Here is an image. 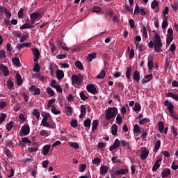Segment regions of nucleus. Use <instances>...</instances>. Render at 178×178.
Returning <instances> with one entry per match:
<instances>
[{"label": "nucleus", "instance_id": "nucleus-49", "mask_svg": "<svg viewBox=\"0 0 178 178\" xmlns=\"http://www.w3.org/2000/svg\"><path fill=\"white\" fill-rule=\"evenodd\" d=\"M130 73H131V67H127V72H126V77L128 79V80H130Z\"/></svg>", "mask_w": 178, "mask_h": 178}, {"label": "nucleus", "instance_id": "nucleus-26", "mask_svg": "<svg viewBox=\"0 0 178 178\" xmlns=\"http://www.w3.org/2000/svg\"><path fill=\"white\" fill-rule=\"evenodd\" d=\"M13 63H14L15 66H17V67H20V60H19L17 57L13 58Z\"/></svg>", "mask_w": 178, "mask_h": 178}, {"label": "nucleus", "instance_id": "nucleus-16", "mask_svg": "<svg viewBox=\"0 0 178 178\" xmlns=\"http://www.w3.org/2000/svg\"><path fill=\"white\" fill-rule=\"evenodd\" d=\"M133 80L138 83L140 81V72L138 71H135L134 72Z\"/></svg>", "mask_w": 178, "mask_h": 178}, {"label": "nucleus", "instance_id": "nucleus-23", "mask_svg": "<svg viewBox=\"0 0 178 178\" xmlns=\"http://www.w3.org/2000/svg\"><path fill=\"white\" fill-rule=\"evenodd\" d=\"M133 111L134 112H140V111H141V105L140 104V103H135Z\"/></svg>", "mask_w": 178, "mask_h": 178}, {"label": "nucleus", "instance_id": "nucleus-30", "mask_svg": "<svg viewBox=\"0 0 178 178\" xmlns=\"http://www.w3.org/2000/svg\"><path fill=\"white\" fill-rule=\"evenodd\" d=\"M98 124H99L98 120H93L92 125V131H95V130H97V127H98Z\"/></svg>", "mask_w": 178, "mask_h": 178}, {"label": "nucleus", "instance_id": "nucleus-63", "mask_svg": "<svg viewBox=\"0 0 178 178\" xmlns=\"http://www.w3.org/2000/svg\"><path fill=\"white\" fill-rule=\"evenodd\" d=\"M171 6L173 8V10H177V6H178L177 2L174 1L172 3H171Z\"/></svg>", "mask_w": 178, "mask_h": 178}, {"label": "nucleus", "instance_id": "nucleus-28", "mask_svg": "<svg viewBox=\"0 0 178 178\" xmlns=\"http://www.w3.org/2000/svg\"><path fill=\"white\" fill-rule=\"evenodd\" d=\"M17 83L18 86H22L23 84V80H22V76L19 74H16Z\"/></svg>", "mask_w": 178, "mask_h": 178}, {"label": "nucleus", "instance_id": "nucleus-21", "mask_svg": "<svg viewBox=\"0 0 178 178\" xmlns=\"http://www.w3.org/2000/svg\"><path fill=\"white\" fill-rule=\"evenodd\" d=\"M108 173V166L102 165L100 167V175H106Z\"/></svg>", "mask_w": 178, "mask_h": 178}, {"label": "nucleus", "instance_id": "nucleus-3", "mask_svg": "<svg viewBox=\"0 0 178 178\" xmlns=\"http://www.w3.org/2000/svg\"><path fill=\"white\" fill-rule=\"evenodd\" d=\"M164 106H167V109H168L170 113H173V110L175 109V105L169 102V100H165L163 102Z\"/></svg>", "mask_w": 178, "mask_h": 178}, {"label": "nucleus", "instance_id": "nucleus-11", "mask_svg": "<svg viewBox=\"0 0 178 178\" xmlns=\"http://www.w3.org/2000/svg\"><path fill=\"white\" fill-rule=\"evenodd\" d=\"M87 108H86V106L84 104L81 105V114L79 115V119H83L86 116L87 113Z\"/></svg>", "mask_w": 178, "mask_h": 178}, {"label": "nucleus", "instance_id": "nucleus-40", "mask_svg": "<svg viewBox=\"0 0 178 178\" xmlns=\"http://www.w3.org/2000/svg\"><path fill=\"white\" fill-rule=\"evenodd\" d=\"M47 91L50 97H54V95H55V91H54V90H52V88L48 87L47 88Z\"/></svg>", "mask_w": 178, "mask_h": 178}, {"label": "nucleus", "instance_id": "nucleus-54", "mask_svg": "<svg viewBox=\"0 0 178 178\" xmlns=\"http://www.w3.org/2000/svg\"><path fill=\"white\" fill-rule=\"evenodd\" d=\"M163 18H166V15H169V7H165L164 10L163 11Z\"/></svg>", "mask_w": 178, "mask_h": 178}, {"label": "nucleus", "instance_id": "nucleus-60", "mask_svg": "<svg viewBox=\"0 0 178 178\" xmlns=\"http://www.w3.org/2000/svg\"><path fill=\"white\" fill-rule=\"evenodd\" d=\"M13 35L17 37V38H22V33L16 31L13 32Z\"/></svg>", "mask_w": 178, "mask_h": 178}, {"label": "nucleus", "instance_id": "nucleus-29", "mask_svg": "<svg viewBox=\"0 0 178 178\" xmlns=\"http://www.w3.org/2000/svg\"><path fill=\"white\" fill-rule=\"evenodd\" d=\"M106 74L105 70H102L101 72L97 76V79H104Z\"/></svg>", "mask_w": 178, "mask_h": 178}, {"label": "nucleus", "instance_id": "nucleus-50", "mask_svg": "<svg viewBox=\"0 0 178 178\" xmlns=\"http://www.w3.org/2000/svg\"><path fill=\"white\" fill-rule=\"evenodd\" d=\"M6 147H8V148H12V147H13V141L10 140H6Z\"/></svg>", "mask_w": 178, "mask_h": 178}, {"label": "nucleus", "instance_id": "nucleus-34", "mask_svg": "<svg viewBox=\"0 0 178 178\" xmlns=\"http://www.w3.org/2000/svg\"><path fill=\"white\" fill-rule=\"evenodd\" d=\"M134 132L136 134L141 133V128L138 124H136L134 127Z\"/></svg>", "mask_w": 178, "mask_h": 178}, {"label": "nucleus", "instance_id": "nucleus-46", "mask_svg": "<svg viewBox=\"0 0 178 178\" xmlns=\"http://www.w3.org/2000/svg\"><path fill=\"white\" fill-rule=\"evenodd\" d=\"M172 41H173V36L167 35V38H166L167 45H170Z\"/></svg>", "mask_w": 178, "mask_h": 178}, {"label": "nucleus", "instance_id": "nucleus-15", "mask_svg": "<svg viewBox=\"0 0 178 178\" xmlns=\"http://www.w3.org/2000/svg\"><path fill=\"white\" fill-rule=\"evenodd\" d=\"M170 176V169H166L162 171L161 177L165 178Z\"/></svg>", "mask_w": 178, "mask_h": 178}, {"label": "nucleus", "instance_id": "nucleus-13", "mask_svg": "<svg viewBox=\"0 0 178 178\" xmlns=\"http://www.w3.org/2000/svg\"><path fill=\"white\" fill-rule=\"evenodd\" d=\"M165 97H166L167 98H172L173 99H175V101H178V95L173 94L172 92H167L165 94Z\"/></svg>", "mask_w": 178, "mask_h": 178}, {"label": "nucleus", "instance_id": "nucleus-38", "mask_svg": "<svg viewBox=\"0 0 178 178\" xmlns=\"http://www.w3.org/2000/svg\"><path fill=\"white\" fill-rule=\"evenodd\" d=\"M52 113H54V115H59V113H60V111H58L56 109V107H55V106L52 105L51 106V109Z\"/></svg>", "mask_w": 178, "mask_h": 178}, {"label": "nucleus", "instance_id": "nucleus-5", "mask_svg": "<svg viewBox=\"0 0 178 178\" xmlns=\"http://www.w3.org/2000/svg\"><path fill=\"white\" fill-rule=\"evenodd\" d=\"M148 155H149V150L147 149V148L142 149L140 155L141 161H145L148 158Z\"/></svg>", "mask_w": 178, "mask_h": 178}, {"label": "nucleus", "instance_id": "nucleus-64", "mask_svg": "<svg viewBox=\"0 0 178 178\" xmlns=\"http://www.w3.org/2000/svg\"><path fill=\"white\" fill-rule=\"evenodd\" d=\"M76 126H77V120H72L71 121V127L76 128Z\"/></svg>", "mask_w": 178, "mask_h": 178}, {"label": "nucleus", "instance_id": "nucleus-32", "mask_svg": "<svg viewBox=\"0 0 178 178\" xmlns=\"http://www.w3.org/2000/svg\"><path fill=\"white\" fill-rule=\"evenodd\" d=\"M7 87H8L10 90H13V87H15V83H13V81H12V80L9 79L7 81Z\"/></svg>", "mask_w": 178, "mask_h": 178}, {"label": "nucleus", "instance_id": "nucleus-6", "mask_svg": "<svg viewBox=\"0 0 178 178\" xmlns=\"http://www.w3.org/2000/svg\"><path fill=\"white\" fill-rule=\"evenodd\" d=\"M128 173H129L128 169L122 168L114 172L113 175H115V176H122V175H127Z\"/></svg>", "mask_w": 178, "mask_h": 178}, {"label": "nucleus", "instance_id": "nucleus-10", "mask_svg": "<svg viewBox=\"0 0 178 178\" xmlns=\"http://www.w3.org/2000/svg\"><path fill=\"white\" fill-rule=\"evenodd\" d=\"M21 130L24 136H27V134L30 133V126L28 124H24L22 127Z\"/></svg>", "mask_w": 178, "mask_h": 178}, {"label": "nucleus", "instance_id": "nucleus-39", "mask_svg": "<svg viewBox=\"0 0 178 178\" xmlns=\"http://www.w3.org/2000/svg\"><path fill=\"white\" fill-rule=\"evenodd\" d=\"M13 129V122L10 121L6 124V129L8 131H10Z\"/></svg>", "mask_w": 178, "mask_h": 178}, {"label": "nucleus", "instance_id": "nucleus-41", "mask_svg": "<svg viewBox=\"0 0 178 178\" xmlns=\"http://www.w3.org/2000/svg\"><path fill=\"white\" fill-rule=\"evenodd\" d=\"M95 58H97V54L92 53V54L88 55V60L91 62V60H92V59H95Z\"/></svg>", "mask_w": 178, "mask_h": 178}, {"label": "nucleus", "instance_id": "nucleus-57", "mask_svg": "<svg viewBox=\"0 0 178 178\" xmlns=\"http://www.w3.org/2000/svg\"><path fill=\"white\" fill-rule=\"evenodd\" d=\"M5 119H6V114L2 113L0 117V124H2L5 122Z\"/></svg>", "mask_w": 178, "mask_h": 178}, {"label": "nucleus", "instance_id": "nucleus-55", "mask_svg": "<svg viewBox=\"0 0 178 178\" xmlns=\"http://www.w3.org/2000/svg\"><path fill=\"white\" fill-rule=\"evenodd\" d=\"M149 119L143 118L139 121V124H145V123H149Z\"/></svg>", "mask_w": 178, "mask_h": 178}, {"label": "nucleus", "instance_id": "nucleus-44", "mask_svg": "<svg viewBox=\"0 0 178 178\" xmlns=\"http://www.w3.org/2000/svg\"><path fill=\"white\" fill-rule=\"evenodd\" d=\"M24 9L23 8H20V10L18 11V17L19 19H22V17H24Z\"/></svg>", "mask_w": 178, "mask_h": 178}, {"label": "nucleus", "instance_id": "nucleus-58", "mask_svg": "<svg viewBox=\"0 0 178 178\" xmlns=\"http://www.w3.org/2000/svg\"><path fill=\"white\" fill-rule=\"evenodd\" d=\"M55 101H56V99H49L47 103V108H51V106H52V104H55Z\"/></svg>", "mask_w": 178, "mask_h": 178}, {"label": "nucleus", "instance_id": "nucleus-56", "mask_svg": "<svg viewBox=\"0 0 178 178\" xmlns=\"http://www.w3.org/2000/svg\"><path fill=\"white\" fill-rule=\"evenodd\" d=\"M4 13L7 19H10V17H12V13H10L9 10H8L7 8L5 10Z\"/></svg>", "mask_w": 178, "mask_h": 178}, {"label": "nucleus", "instance_id": "nucleus-20", "mask_svg": "<svg viewBox=\"0 0 178 178\" xmlns=\"http://www.w3.org/2000/svg\"><path fill=\"white\" fill-rule=\"evenodd\" d=\"M111 134H113V136L118 135V125L115 124H113L111 127Z\"/></svg>", "mask_w": 178, "mask_h": 178}, {"label": "nucleus", "instance_id": "nucleus-14", "mask_svg": "<svg viewBox=\"0 0 178 178\" xmlns=\"http://www.w3.org/2000/svg\"><path fill=\"white\" fill-rule=\"evenodd\" d=\"M65 77V73H63V71L59 70L56 72V78L58 80H62Z\"/></svg>", "mask_w": 178, "mask_h": 178}, {"label": "nucleus", "instance_id": "nucleus-27", "mask_svg": "<svg viewBox=\"0 0 178 178\" xmlns=\"http://www.w3.org/2000/svg\"><path fill=\"white\" fill-rule=\"evenodd\" d=\"M75 66L79 70H83L84 69V67H83V63L79 60L75 62Z\"/></svg>", "mask_w": 178, "mask_h": 178}, {"label": "nucleus", "instance_id": "nucleus-52", "mask_svg": "<svg viewBox=\"0 0 178 178\" xmlns=\"http://www.w3.org/2000/svg\"><path fill=\"white\" fill-rule=\"evenodd\" d=\"M159 5V3H158L156 0H154L151 3V8L152 9H155V8H156V6H158Z\"/></svg>", "mask_w": 178, "mask_h": 178}, {"label": "nucleus", "instance_id": "nucleus-4", "mask_svg": "<svg viewBox=\"0 0 178 178\" xmlns=\"http://www.w3.org/2000/svg\"><path fill=\"white\" fill-rule=\"evenodd\" d=\"M72 84H76V86H80L81 84V79L76 74H73L71 77Z\"/></svg>", "mask_w": 178, "mask_h": 178}, {"label": "nucleus", "instance_id": "nucleus-31", "mask_svg": "<svg viewBox=\"0 0 178 178\" xmlns=\"http://www.w3.org/2000/svg\"><path fill=\"white\" fill-rule=\"evenodd\" d=\"M32 115H33V116H35L38 120L40 119V111L37 110V108L33 109Z\"/></svg>", "mask_w": 178, "mask_h": 178}, {"label": "nucleus", "instance_id": "nucleus-61", "mask_svg": "<svg viewBox=\"0 0 178 178\" xmlns=\"http://www.w3.org/2000/svg\"><path fill=\"white\" fill-rule=\"evenodd\" d=\"M70 147H72V148H74L75 149H79V143L72 142L70 143Z\"/></svg>", "mask_w": 178, "mask_h": 178}, {"label": "nucleus", "instance_id": "nucleus-47", "mask_svg": "<svg viewBox=\"0 0 178 178\" xmlns=\"http://www.w3.org/2000/svg\"><path fill=\"white\" fill-rule=\"evenodd\" d=\"M122 115L120 114H118L116 117V123L117 124H122Z\"/></svg>", "mask_w": 178, "mask_h": 178}, {"label": "nucleus", "instance_id": "nucleus-53", "mask_svg": "<svg viewBox=\"0 0 178 178\" xmlns=\"http://www.w3.org/2000/svg\"><path fill=\"white\" fill-rule=\"evenodd\" d=\"M42 124L44 127H52V124H49L48 121H42Z\"/></svg>", "mask_w": 178, "mask_h": 178}, {"label": "nucleus", "instance_id": "nucleus-25", "mask_svg": "<svg viewBox=\"0 0 178 178\" xmlns=\"http://www.w3.org/2000/svg\"><path fill=\"white\" fill-rule=\"evenodd\" d=\"M158 127L160 133H163V130L165 129V125L163 124V122L160 121L158 124Z\"/></svg>", "mask_w": 178, "mask_h": 178}, {"label": "nucleus", "instance_id": "nucleus-17", "mask_svg": "<svg viewBox=\"0 0 178 178\" xmlns=\"http://www.w3.org/2000/svg\"><path fill=\"white\" fill-rule=\"evenodd\" d=\"M49 149H51V145H46L43 147V155L44 156H46V155H48Z\"/></svg>", "mask_w": 178, "mask_h": 178}, {"label": "nucleus", "instance_id": "nucleus-12", "mask_svg": "<svg viewBox=\"0 0 178 178\" xmlns=\"http://www.w3.org/2000/svg\"><path fill=\"white\" fill-rule=\"evenodd\" d=\"M0 69L1 70V72H3L5 77H8V76H9V70H8V67L3 65V64H1L0 65Z\"/></svg>", "mask_w": 178, "mask_h": 178}, {"label": "nucleus", "instance_id": "nucleus-35", "mask_svg": "<svg viewBox=\"0 0 178 178\" xmlns=\"http://www.w3.org/2000/svg\"><path fill=\"white\" fill-rule=\"evenodd\" d=\"M163 22H162V29L163 30H165V29H166V27H168V18H163Z\"/></svg>", "mask_w": 178, "mask_h": 178}, {"label": "nucleus", "instance_id": "nucleus-1", "mask_svg": "<svg viewBox=\"0 0 178 178\" xmlns=\"http://www.w3.org/2000/svg\"><path fill=\"white\" fill-rule=\"evenodd\" d=\"M149 48H154V52L156 54H159V52H162V47H163V44L162 43V39H161V35L159 33L156 32L153 37V40H152L148 43Z\"/></svg>", "mask_w": 178, "mask_h": 178}, {"label": "nucleus", "instance_id": "nucleus-43", "mask_svg": "<svg viewBox=\"0 0 178 178\" xmlns=\"http://www.w3.org/2000/svg\"><path fill=\"white\" fill-rule=\"evenodd\" d=\"M29 33H26L25 35H23L22 38H20V40L19 42H24V41H26V40H27V38H29Z\"/></svg>", "mask_w": 178, "mask_h": 178}, {"label": "nucleus", "instance_id": "nucleus-9", "mask_svg": "<svg viewBox=\"0 0 178 178\" xmlns=\"http://www.w3.org/2000/svg\"><path fill=\"white\" fill-rule=\"evenodd\" d=\"M119 147H120V140L115 139L113 145L110 147L109 151H113V149H116V148H119Z\"/></svg>", "mask_w": 178, "mask_h": 178}, {"label": "nucleus", "instance_id": "nucleus-24", "mask_svg": "<svg viewBox=\"0 0 178 178\" xmlns=\"http://www.w3.org/2000/svg\"><path fill=\"white\" fill-rule=\"evenodd\" d=\"M32 52L34 57H40V50L37 48H32Z\"/></svg>", "mask_w": 178, "mask_h": 178}, {"label": "nucleus", "instance_id": "nucleus-33", "mask_svg": "<svg viewBox=\"0 0 178 178\" xmlns=\"http://www.w3.org/2000/svg\"><path fill=\"white\" fill-rule=\"evenodd\" d=\"M42 116L43 118L42 122H48V119H49L50 115L49 113H44V114L42 113Z\"/></svg>", "mask_w": 178, "mask_h": 178}, {"label": "nucleus", "instance_id": "nucleus-45", "mask_svg": "<svg viewBox=\"0 0 178 178\" xmlns=\"http://www.w3.org/2000/svg\"><path fill=\"white\" fill-rule=\"evenodd\" d=\"M143 35L145 38H148V33H147V28L145 26V25H143Z\"/></svg>", "mask_w": 178, "mask_h": 178}, {"label": "nucleus", "instance_id": "nucleus-8", "mask_svg": "<svg viewBox=\"0 0 178 178\" xmlns=\"http://www.w3.org/2000/svg\"><path fill=\"white\" fill-rule=\"evenodd\" d=\"M86 90L91 94H97V88H95V86L92 84L88 85L86 86Z\"/></svg>", "mask_w": 178, "mask_h": 178}, {"label": "nucleus", "instance_id": "nucleus-19", "mask_svg": "<svg viewBox=\"0 0 178 178\" xmlns=\"http://www.w3.org/2000/svg\"><path fill=\"white\" fill-rule=\"evenodd\" d=\"M34 25L26 23L20 26V30H26V29H34Z\"/></svg>", "mask_w": 178, "mask_h": 178}, {"label": "nucleus", "instance_id": "nucleus-36", "mask_svg": "<svg viewBox=\"0 0 178 178\" xmlns=\"http://www.w3.org/2000/svg\"><path fill=\"white\" fill-rule=\"evenodd\" d=\"M83 124L86 127H91V120L90 118L85 120Z\"/></svg>", "mask_w": 178, "mask_h": 178}, {"label": "nucleus", "instance_id": "nucleus-2", "mask_svg": "<svg viewBox=\"0 0 178 178\" xmlns=\"http://www.w3.org/2000/svg\"><path fill=\"white\" fill-rule=\"evenodd\" d=\"M116 113H118V108L108 107L105 113L106 120H111V119H113V118L116 116Z\"/></svg>", "mask_w": 178, "mask_h": 178}, {"label": "nucleus", "instance_id": "nucleus-7", "mask_svg": "<svg viewBox=\"0 0 178 178\" xmlns=\"http://www.w3.org/2000/svg\"><path fill=\"white\" fill-rule=\"evenodd\" d=\"M161 162H162V159L161 157H159L156 160V161H155L153 167H152V171L153 172H156V170H158V169H159V167L161 166Z\"/></svg>", "mask_w": 178, "mask_h": 178}, {"label": "nucleus", "instance_id": "nucleus-51", "mask_svg": "<svg viewBox=\"0 0 178 178\" xmlns=\"http://www.w3.org/2000/svg\"><path fill=\"white\" fill-rule=\"evenodd\" d=\"M38 16H40V15H38V13H33L30 15L31 19H32L33 20H37V19H38Z\"/></svg>", "mask_w": 178, "mask_h": 178}, {"label": "nucleus", "instance_id": "nucleus-37", "mask_svg": "<svg viewBox=\"0 0 178 178\" xmlns=\"http://www.w3.org/2000/svg\"><path fill=\"white\" fill-rule=\"evenodd\" d=\"M33 72H35L36 73H40V65H38V63H34V67H33Z\"/></svg>", "mask_w": 178, "mask_h": 178}, {"label": "nucleus", "instance_id": "nucleus-59", "mask_svg": "<svg viewBox=\"0 0 178 178\" xmlns=\"http://www.w3.org/2000/svg\"><path fill=\"white\" fill-rule=\"evenodd\" d=\"M80 97H81V99H82V101H86L88 98V97L86 96L83 91L80 92Z\"/></svg>", "mask_w": 178, "mask_h": 178}, {"label": "nucleus", "instance_id": "nucleus-62", "mask_svg": "<svg viewBox=\"0 0 178 178\" xmlns=\"http://www.w3.org/2000/svg\"><path fill=\"white\" fill-rule=\"evenodd\" d=\"M101 10H102V9L99 7H98V6L93 7L92 8V12H95L96 13H99V12H101Z\"/></svg>", "mask_w": 178, "mask_h": 178}, {"label": "nucleus", "instance_id": "nucleus-42", "mask_svg": "<svg viewBox=\"0 0 178 178\" xmlns=\"http://www.w3.org/2000/svg\"><path fill=\"white\" fill-rule=\"evenodd\" d=\"M34 76L36 77V79L40 80L41 81H45V76L41 75V74H36L34 75Z\"/></svg>", "mask_w": 178, "mask_h": 178}, {"label": "nucleus", "instance_id": "nucleus-22", "mask_svg": "<svg viewBox=\"0 0 178 178\" xmlns=\"http://www.w3.org/2000/svg\"><path fill=\"white\" fill-rule=\"evenodd\" d=\"M159 148H161V140H157V142L156 143V145L154 146V149H153V152L155 153L158 152V151H159Z\"/></svg>", "mask_w": 178, "mask_h": 178}, {"label": "nucleus", "instance_id": "nucleus-48", "mask_svg": "<svg viewBox=\"0 0 178 178\" xmlns=\"http://www.w3.org/2000/svg\"><path fill=\"white\" fill-rule=\"evenodd\" d=\"M65 112L67 115H72V113H73V110L72 109V107L67 106L66 108H65Z\"/></svg>", "mask_w": 178, "mask_h": 178}, {"label": "nucleus", "instance_id": "nucleus-18", "mask_svg": "<svg viewBox=\"0 0 178 178\" xmlns=\"http://www.w3.org/2000/svg\"><path fill=\"white\" fill-rule=\"evenodd\" d=\"M152 60H149L147 63V67L149 70H152L154 68V56H151Z\"/></svg>", "mask_w": 178, "mask_h": 178}]
</instances>
